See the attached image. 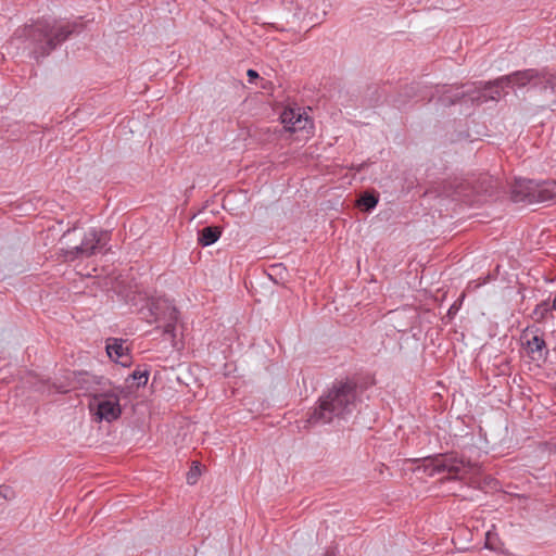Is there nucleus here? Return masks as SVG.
Listing matches in <instances>:
<instances>
[{
	"instance_id": "1",
	"label": "nucleus",
	"mask_w": 556,
	"mask_h": 556,
	"mask_svg": "<svg viewBox=\"0 0 556 556\" xmlns=\"http://www.w3.org/2000/svg\"><path fill=\"white\" fill-rule=\"evenodd\" d=\"M76 27L75 22L41 18L18 28L16 35L24 38L29 55L39 62L67 40Z\"/></svg>"
},
{
	"instance_id": "2",
	"label": "nucleus",
	"mask_w": 556,
	"mask_h": 556,
	"mask_svg": "<svg viewBox=\"0 0 556 556\" xmlns=\"http://www.w3.org/2000/svg\"><path fill=\"white\" fill-rule=\"evenodd\" d=\"M357 384L351 379L337 380L319 397L317 407L309 414L311 425L329 424L334 418H345L356 407Z\"/></svg>"
},
{
	"instance_id": "3",
	"label": "nucleus",
	"mask_w": 556,
	"mask_h": 556,
	"mask_svg": "<svg viewBox=\"0 0 556 556\" xmlns=\"http://www.w3.org/2000/svg\"><path fill=\"white\" fill-rule=\"evenodd\" d=\"M418 463L415 470H422L427 476L445 475L443 480H462L470 472V465L454 454H437L414 459Z\"/></svg>"
},
{
	"instance_id": "4",
	"label": "nucleus",
	"mask_w": 556,
	"mask_h": 556,
	"mask_svg": "<svg viewBox=\"0 0 556 556\" xmlns=\"http://www.w3.org/2000/svg\"><path fill=\"white\" fill-rule=\"evenodd\" d=\"M492 87V81L466 84L462 86L463 90H460V87L450 86L448 88H444L440 94L439 101L442 105H453L460 102L463 99H468L471 103L482 104L494 100L488 97L495 96V88Z\"/></svg>"
},
{
	"instance_id": "5",
	"label": "nucleus",
	"mask_w": 556,
	"mask_h": 556,
	"mask_svg": "<svg viewBox=\"0 0 556 556\" xmlns=\"http://www.w3.org/2000/svg\"><path fill=\"white\" fill-rule=\"evenodd\" d=\"M148 311L150 315L148 321L156 323V329H162V334L167 337L175 346L178 309L168 300L159 298L149 301Z\"/></svg>"
},
{
	"instance_id": "6",
	"label": "nucleus",
	"mask_w": 556,
	"mask_h": 556,
	"mask_svg": "<svg viewBox=\"0 0 556 556\" xmlns=\"http://www.w3.org/2000/svg\"><path fill=\"white\" fill-rule=\"evenodd\" d=\"M542 71L536 68H527L522 71H516L508 75L501 76L492 80V88H495V96H488L489 98L500 99L502 91L505 87H518L523 88L528 85L532 87L540 86V79H542Z\"/></svg>"
},
{
	"instance_id": "7",
	"label": "nucleus",
	"mask_w": 556,
	"mask_h": 556,
	"mask_svg": "<svg viewBox=\"0 0 556 556\" xmlns=\"http://www.w3.org/2000/svg\"><path fill=\"white\" fill-rule=\"evenodd\" d=\"M110 240L108 231L90 229L85 233L81 243L63 253L65 261L72 262L79 257H90L104 249Z\"/></svg>"
},
{
	"instance_id": "8",
	"label": "nucleus",
	"mask_w": 556,
	"mask_h": 556,
	"mask_svg": "<svg viewBox=\"0 0 556 556\" xmlns=\"http://www.w3.org/2000/svg\"><path fill=\"white\" fill-rule=\"evenodd\" d=\"M91 410L98 420L111 422L119 418L122 408L119 405V396L115 392L94 393L93 401L89 404Z\"/></svg>"
},
{
	"instance_id": "9",
	"label": "nucleus",
	"mask_w": 556,
	"mask_h": 556,
	"mask_svg": "<svg viewBox=\"0 0 556 556\" xmlns=\"http://www.w3.org/2000/svg\"><path fill=\"white\" fill-rule=\"evenodd\" d=\"M281 123L286 130L295 132L312 127V121L304 116L300 109H285L280 115Z\"/></svg>"
},
{
	"instance_id": "10",
	"label": "nucleus",
	"mask_w": 556,
	"mask_h": 556,
	"mask_svg": "<svg viewBox=\"0 0 556 556\" xmlns=\"http://www.w3.org/2000/svg\"><path fill=\"white\" fill-rule=\"evenodd\" d=\"M536 190L538 184L532 180L518 179L511 188L510 198L516 203H536Z\"/></svg>"
},
{
	"instance_id": "11",
	"label": "nucleus",
	"mask_w": 556,
	"mask_h": 556,
	"mask_svg": "<svg viewBox=\"0 0 556 556\" xmlns=\"http://www.w3.org/2000/svg\"><path fill=\"white\" fill-rule=\"evenodd\" d=\"M106 353L112 361L121 364L122 366L126 367L131 363V356L128 353V348L124 345L123 340H109L106 344Z\"/></svg>"
},
{
	"instance_id": "12",
	"label": "nucleus",
	"mask_w": 556,
	"mask_h": 556,
	"mask_svg": "<svg viewBox=\"0 0 556 556\" xmlns=\"http://www.w3.org/2000/svg\"><path fill=\"white\" fill-rule=\"evenodd\" d=\"M96 384H99L97 377L89 375L88 372H74L72 379V386L74 389H80L85 393L93 396L97 393Z\"/></svg>"
},
{
	"instance_id": "13",
	"label": "nucleus",
	"mask_w": 556,
	"mask_h": 556,
	"mask_svg": "<svg viewBox=\"0 0 556 556\" xmlns=\"http://www.w3.org/2000/svg\"><path fill=\"white\" fill-rule=\"evenodd\" d=\"M527 351L533 359H546L548 356V350L546 349V342L542 336L534 334L531 339L526 342Z\"/></svg>"
},
{
	"instance_id": "14",
	"label": "nucleus",
	"mask_w": 556,
	"mask_h": 556,
	"mask_svg": "<svg viewBox=\"0 0 556 556\" xmlns=\"http://www.w3.org/2000/svg\"><path fill=\"white\" fill-rule=\"evenodd\" d=\"M222 236V228L218 226H207L198 233V243L202 247H208L215 243Z\"/></svg>"
},
{
	"instance_id": "15",
	"label": "nucleus",
	"mask_w": 556,
	"mask_h": 556,
	"mask_svg": "<svg viewBox=\"0 0 556 556\" xmlns=\"http://www.w3.org/2000/svg\"><path fill=\"white\" fill-rule=\"evenodd\" d=\"M536 203L556 201V180L544 181L538 184V190L535 193Z\"/></svg>"
},
{
	"instance_id": "16",
	"label": "nucleus",
	"mask_w": 556,
	"mask_h": 556,
	"mask_svg": "<svg viewBox=\"0 0 556 556\" xmlns=\"http://www.w3.org/2000/svg\"><path fill=\"white\" fill-rule=\"evenodd\" d=\"M555 311L554 307H552V303L548 301H542L539 303L532 314L531 318L539 324L544 323L549 316L553 317L552 312Z\"/></svg>"
},
{
	"instance_id": "17",
	"label": "nucleus",
	"mask_w": 556,
	"mask_h": 556,
	"mask_svg": "<svg viewBox=\"0 0 556 556\" xmlns=\"http://www.w3.org/2000/svg\"><path fill=\"white\" fill-rule=\"evenodd\" d=\"M543 77L540 79V89L544 92H549L554 97L553 102L556 101V72L548 73L542 71Z\"/></svg>"
},
{
	"instance_id": "18",
	"label": "nucleus",
	"mask_w": 556,
	"mask_h": 556,
	"mask_svg": "<svg viewBox=\"0 0 556 556\" xmlns=\"http://www.w3.org/2000/svg\"><path fill=\"white\" fill-rule=\"evenodd\" d=\"M357 204L366 211H370L378 204V198L371 193H364L357 201Z\"/></svg>"
},
{
	"instance_id": "19",
	"label": "nucleus",
	"mask_w": 556,
	"mask_h": 556,
	"mask_svg": "<svg viewBox=\"0 0 556 556\" xmlns=\"http://www.w3.org/2000/svg\"><path fill=\"white\" fill-rule=\"evenodd\" d=\"M201 476L200 466L198 463H193L190 470L187 473V483L193 485L198 482L199 477Z\"/></svg>"
},
{
	"instance_id": "20",
	"label": "nucleus",
	"mask_w": 556,
	"mask_h": 556,
	"mask_svg": "<svg viewBox=\"0 0 556 556\" xmlns=\"http://www.w3.org/2000/svg\"><path fill=\"white\" fill-rule=\"evenodd\" d=\"M130 377L132 378V380H136L137 381V386L140 387V386H146L147 382H148V378H149V371L147 369H136L131 375Z\"/></svg>"
},
{
	"instance_id": "21",
	"label": "nucleus",
	"mask_w": 556,
	"mask_h": 556,
	"mask_svg": "<svg viewBox=\"0 0 556 556\" xmlns=\"http://www.w3.org/2000/svg\"><path fill=\"white\" fill-rule=\"evenodd\" d=\"M0 496L5 500H11L15 496L14 490L10 485H0Z\"/></svg>"
},
{
	"instance_id": "22",
	"label": "nucleus",
	"mask_w": 556,
	"mask_h": 556,
	"mask_svg": "<svg viewBox=\"0 0 556 556\" xmlns=\"http://www.w3.org/2000/svg\"><path fill=\"white\" fill-rule=\"evenodd\" d=\"M496 539V534L492 532V530H488L485 532V547L490 549H495L494 541Z\"/></svg>"
},
{
	"instance_id": "23",
	"label": "nucleus",
	"mask_w": 556,
	"mask_h": 556,
	"mask_svg": "<svg viewBox=\"0 0 556 556\" xmlns=\"http://www.w3.org/2000/svg\"><path fill=\"white\" fill-rule=\"evenodd\" d=\"M247 75L249 77V83H253L260 77L258 73L254 70H248Z\"/></svg>"
},
{
	"instance_id": "24",
	"label": "nucleus",
	"mask_w": 556,
	"mask_h": 556,
	"mask_svg": "<svg viewBox=\"0 0 556 556\" xmlns=\"http://www.w3.org/2000/svg\"><path fill=\"white\" fill-rule=\"evenodd\" d=\"M363 167H364V164H361L358 166H352L351 168H353V169H355L357 172H361L363 169Z\"/></svg>"
},
{
	"instance_id": "25",
	"label": "nucleus",
	"mask_w": 556,
	"mask_h": 556,
	"mask_svg": "<svg viewBox=\"0 0 556 556\" xmlns=\"http://www.w3.org/2000/svg\"><path fill=\"white\" fill-rule=\"evenodd\" d=\"M454 311H457V307H455V305L451 306V308L448 309V314L454 313Z\"/></svg>"
},
{
	"instance_id": "26",
	"label": "nucleus",
	"mask_w": 556,
	"mask_h": 556,
	"mask_svg": "<svg viewBox=\"0 0 556 556\" xmlns=\"http://www.w3.org/2000/svg\"><path fill=\"white\" fill-rule=\"evenodd\" d=\"M454 311H457V307H455V305L451 306V308L448 309V314L454 313Z\"/></svg>"
},
{
	"instance_id": "27",
	"label": "nucleus",
	"mask_w": 556,
	"mask_h": 556,
	"mask_svg": "<svg viewBox=\"0 0 556 556\" xmlns=\"http://www.w3.org/2000/svg\"><path fill=\"white\" fill-rule=\"evenodd\" d=\"M325 556H336L333 551H328Z\"/></svg>"
},
{
	"instance_id": "28",
	"label": "nucleus",
	"mask_w": 556,
	"mask_h": 556,
	"mask_svg": "<svg viewBox=\"0 0 556 556\" xmlns=\"http://www.w3.org/2000/svg\"><path fill=\"white\" fill-rule=\"evenodd\" d=\"M552 307H554V308H555V311H556V294H555V298H554V300H553Z\"/></svg>"
}]
</instances>
